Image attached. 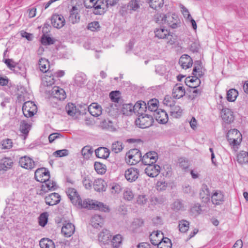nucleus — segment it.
Masks as SVG:
<instances>
[{
    "label": "nucleus",
    "mask_w": 248,
    "mask_h": 248,
    "mask_svg": "<svg viewBox=\"0 0 248 248\" xmlns=\"http://www.w3.org/2000/svg\"><path fill=\"white\" fill-rule=\"evenodd\" d=\"M66 193L72 203L78 208L93 209L104 212H108L109 211L108 206L102 202L87 200L82 201L75 188H69L66 191Z\"/></svg>",
    "instance_id": "obj_1"
},
{
    "label": "nucleus",
    "mask_w": 248,
    "mask_h": 248,
    "mask_svg": "<svg viewBox=\"0 0 248 248\" xmlns=\"http://www.w3.org/2000/svg\"><path fill=\"white\" fill-rule=\"evenodd\" d=\"M192 74L194 77H192V78L190 77L186 78L185 82L189 87L195 89L201 83L199 78H201L203 75L201 70V62L200 61L195 62Z\"/></svg>",
    "instance_id": "obj_2"
},
{
    "label": "nucleus",
    "mask_w": 248,
    "mask_h": 248,
    "mask_svg": "<svg viewBox=\"0 0 248 248\" xmlns=\"http://www.w3.org/2000/svg\"><path fill=\"white\" fill-rule=\"evenodd\" d=\"M155 37L159 39H165L168 45H172L175 40L170 31L164 27L156 28L154 30Z\"/></svg>",
    "instance_id": "obj_3"
},
{
    "label": "nucleus",
    "mask_w": 248,
    "mask_h": 248,
    "mask_svg": "<svg viewBox=\"0 0 248 248\" xmlns=\"http://www.w3.org/2000/svg\"><path fill=\"white\" fill-rule=\"evenodd\" d=\"M227 138L230 145L233 147L239 145L242 139L241 133L236 129L229 130L227 134Z\"/></svg>",
    "instance_id": "obj_4"
},
{
    "label": "nucleus",
    "mask_w": 248,
    "mask_h": 248,
    "mask_svg": "<svg viewBox=\"0 0 248 248\" xmlns=\"http://www.w3.org/2000/svg\"><path fill=\"white\" fill-rule=\"evenodd\" d=\"M141 154L136 148L130 150L126 154L125 160L127 164L134 165L141 161Z\"/></svg>",
    "instance_id": "obj_5"
},
{
    "label": "nucleus",
    "mask_w": 248,
    "mask_h": 248,
    "mask_svg": "<svg viewBox=\"0 0 248 248\" xmlns=\"http://www.w3.org/2000/svg\"><path fill=\"white\" fill-rule=\"evenodd\" d=\"M153 122V117L148 114L140 115L135 121L136 124L141 128L150 127L152 125Z\"/></svg>",
    "instance_id": "obj_6"
},
{
    "label": "nucleus",
    "mask_w": 248,
    "mask_h": 248,
    "mask_svg": "<svg viewBox=\"0 0 248 248\" xmlns=\"http://www.w3.org/2000/svg\"><path fill=\"white\" fill-rule=\"evenodd\" d=\"M36 105L32 101L25 102L22 106V111L24 115L27 118L31 117L37 112Z\"/></svg>",
    "instance_id": "obj_7"
},
{
    "label": "nucleus",
    "mask_w": 248,
    "mask_h": 248,
    "mask_svg": "<svg viewBox=\"0 0 248 248\" xmlns=\"http://www.w3.org/2000/svg\"><path fill=\"white\" fill-rule=\"evenodd\" d=\"M180 23L178 16L175 14L168 13L165 15V23L172 29L178 27Z\"/></svg>",
    "instance_id": "obj_8"
},
{
    "label": "nucleus",
    "mask_w": 248,
    "mask_h": 248,
    "mask_svg": "<svg viewBox=\"0 0 248 248\" xmlns=\"http://www.w3.org/2000/svg\"><path fill=\"white\" fill-rule=\"evenodd\" d=\"M34 177L36 181L44 183L49 179V171L45 168L38 169L35 172Z\"/></svg>",
    "instance_id": "obj_9"
},
{
    "label": "nucleus",
    "mask_w": 248,
    "mask_h": 248,
    "mask_svg": "<svg viewBox=\"0 0 248 248\" xmlns=\"http://www.w3.org/2000/svg\"><path fill=\"white\" fill-rule=\"evenodd\" d=\"M139 175V170L134 167H131L125 170L124 176L125 179L129 182L135 181Z\"/></svg>",
    "instance_id": "obj_10"
},
{
    "label": "nucleus",
    "mask_w": 248,
    "mask_h": 248,
    "mask_svg": "<svg viewBox=\"0 0 248 248\" xmlns=\"http://www.w3.org/2000/svg\"><path fill=\"white\" fill-rule=\"evenodd\" d=\"M79 4H76L73 6L71 9L70 10V16L68 18V20L72 24H75L79 22L80 19V16L79 12Z\"/></svg>",
    "instance_id": "obj_11"
},
{
    "label": "nucleus",
    "mask_w": 248,
    "mask_h": 248,
    "mask_svg": "<svg viewBox=\"0 0 248 248\" xmlns=\"http://www.w3.org/2000/svg\"><path fill=\"white\" fill-rule=\"evenodd\" d=\"M94 5H95L93 7V12L95 15H102L104 14L108 8L105 0H97Z\"/></svg>",
    "instance_id": "obj_12"
},
{
    "label": "nucleus",
    "mask_w": 248,
    "mask_h": 248,
    "mask_svg": "<svg viewBox=\"0 0 248 248\" xmlns=\"http://www.w3.org/2000/svg\"><path fill=\"white\" fill-rule=\"evenodd\" d=\"M62 89L59 86H55L51 90V95L52 101L58 106H61L62 103L61 97V91Z\"/></svg>",
    "instance_id": "obj_13"
},
{
    "label": "nucleus",
    "mask_w": 248,
    "mask_h": 248,
    "mask_svg": "<svg viewBox=\"0 0 248 248\" xmlns=\"http://www.w3.org/2000/svg\"><path fill=\"white\" fill-rule=\"evenodd\" d=\"M19 163L21 167L26 169L31 170L35 167V162L33 159L27 156L21 157Z\"/></svg>",
    "instance_id": "obj_14"
},
{
    "label": "nucleus",
    "mask_w": 248,
    "mask_h": 248,
    "mask_svg": "<svg viewBox=\"0 0 248 248\" xmlns=\"http://www.w3.org/2000/svg\"><path fill=\"white\" fill-rule=\"evenodd\" d=\"M42 183L40 194H43L49 190H55L57 188L56 183L49 179Z\"/></svg>",
    "instance_id": "obj_15"
},
{
    "label": "nucleus",
    "mask_w": 248,
    "mask_h": 248,
    "mask_svg": "<svg viewBox=\"0 0 248 248\" xmlns=\"http://www.w3.org/2000/svg\"><path fill=\"white\" fill-rule=\"evenodd\" d=\"M155 120L160 124H166L168 121V115L166 111L159 109L154 114Z\"/></svg>",
    "instance_id": "obj_16"
},
{
    "label": "nucleus",
    "mask_w": 248,
    "mask_h": 248,
    "mask_svg": "<svg viewBox=\"0 0 248 248\" xmlns=\"http://www.w3.org/2000/svg\"><path fill=\"white\" fill-rule=\"evenodd\" d=\"M160 170V167L158 165L152 164L149 165L145 169V173L149 176L154 177L157 176Z\"/></svg>",
    "instance_id": "obj_17"
},
{
    "label": "nucleus",
    "mask_w": 248,
    "mask_h": 248,
    "mask_svg": "<svg viewBox=\"0 0 248 248\" xmlns=\"http://www.w3.org/2000/svg\"><path fill=\"white\" fill-rule=\"evenodd\" d=\"M61 201V196L57 193H52L49 194L45 198V202L46 204L54 205L58 203Z\"/></svg>",
    "instance_id": "obj_18"
},
{
    "label": "nucleus",
    "mask_w": 248,
    "mask_h": 248,
    "mask_svg": "<svg viewBox=\"0 0 248 248\" xmlns=\"http://www.w3.org/2000/svg\"><path fill=\"white\" fill-rule=\"evenodd\" d=\"M221 118L223 121L227 124H230L234 120L232 111L228 108H224L222 109Z\"/></svg>",
    "instance_id": "obj_19"
},
{
    "label": "nucleus",
    "mask_w": 248,
    "mask_h": 248,
    "mask_svg": "<svg viewBox=\"0 0 248 248\" xmlns=\"http://www.w3.org/2000/svg\"><path fill=\"white\" fill-rule=\"evenodd\" d=\"M90 113L94 117H97L102 114L101 107L96 103H92L88 108Z\"/></svg>",
    "instance_id": "obj_20"
},
{
    "label": "nucleus",
    "mask_w": 248,
    "mask_h": 248,
    "mask_svg": "<svg viewBox=\"0 0 248 248\" xmlns=\"http://www.w3.org/2000/svg\"><path fill=\"white\" fill-rule=\"evenodd\" d=\"M192 60L188 55H183L180 58L179 63L182 68L186 69L192 65Z\"/></svg>",
    "instance_id": "obj_21"
},
{
    "label": "nucleus",
    "mask_w": 248,
    "mask_h": 248,
    "mask_svg": "<svg viewBox=\"0 0 248 248\" xmlns=\"http://www.w3.org/2000/svg\"><path fill=\"white\" fill-rule=\"evenodd\" d=\"M75 230V226L71 223H63V234L65 237H69L73 235Z\"/></svg>",
    "instance_id": "obj_22"
},
{
    "label": "nucleus",
    "mask_w": 248,
    "mask_h": 248,
    "mask_svg": "<svg viewBox=\"0 0 248 248\" xmlns=\"http://www.w3.org/2000/svg\"><path fill=\"white\" fill-rule=\"evenodd\" d=\"M185 89L183 86L180 84H176L172 90V96L175 99H179L183 97L185 94Z\"/></svg>",
    "instance_id": "obj_23"
},
{
    "label": "nucleus",
    "mask_w": 248,
    "mask_h": 248,
    "mask_svg": "<svg viewBox=\"0 0 248 248\" xmlns=\"http://www.w3.org/2000/svg\"><path fill=\"white\" fill-rule=\"evenodd\" d=\"M134 112L137 113L138 115L143 114L147 109V105L145 102L142 101H138L134 106Z\"/></svg>",
    "instance_id": "obj_24"
},
{
    "label": "nucleus",
    "mask_w": 248,
    "mask_h": 248,
    "mask_svg": "<svg viewBox=\"0 0 248 248\" xmlns=\"http://www.w3.org/2000/svg\"><path fill=\"white\" fill-rule=\"evenodd\" d=\"M163 233L160 232H153L150 235V240L151 243L155 246L157 245L163 239Z\"/></svg>",
    "instance_id": "obj_25"
},
{
    "label": "nucleus",
    "mask_w": 248,
    "mask_h": 248,
    "mask_svg": "<svg viewBox=\"0 0 248 248\" xmlns=\"http://www.w3.org/2000/svg\"><path fill=\"white\" fill-rule=\"evenodd\" d=\"M42 80L43 84L46 86L52 85L55 82L54 77L50 71L45 73L42 77Z\"/></svg>",
    "instance_id": "obj_26"
},
{
    "label": "nucleus",
    "mask_w": 248,
    "mask_h": 248,
    "mask_svg": "<svg viewBox=\"0 0 248 248\" xmlns=\"http://www.w3.org/2000/svg\"><path fill=\"white\" fill-rule=\"evenodd\" d=\"M106 186V183L102 179L95 180L93 184L94 190L97 192L105 191Z\"/></svg>",
    "instance_id": "obj_27"
},
{
    "label": "nucleus",
    "mask_w": 248,
    "mask_h": 248,
    "mask_svg": "<svg viewBox=\"0 0 248 248\" xmlns=\"http://www.w3.org/2000/svg\"><path fill=\"white\" fill-rule=\"evenodd\" d=\"M109 150L106 147H101L95 150L96 156L98 158H107L109 155Z\"/></svg>",
    "instance_id": "obj_28"
},
{
    "label": "nucleus",
    "mask_w": 248,
    "mask_h": 248,
    "mask_svg": "<svg viewBox=\"0 0 248 248\" xmlns=\"http://www.w3.org/2000/svg\"><path fill=\"white\" fill-rule=\"evenodd\" d=\"M91 224L93 227L98 228L104 224V218L98 215H94L91 219Z\"/></svg>",
    "instance_id": "obj_29"
},
{
    "label": "nucleus",
    "mask_w": 248,
    "mask_h": 248,
    "mask_svg": "<svg viewBox=\"0 0 248 248\" xmlns=\"http://www.w3.org/2000/svg\"><path fill=\"white\" fill-rule=\"evenodd\" d=\"M224 196L219 191L215 192L211 196L212 202L214 204H220L223 201Z\"/></svg>",
    "instance_id": "obj_30"
},
{
    "label": "nucleus",
    "mask_w": 248,
    "mask_h": 248,
    "mask_svg": "<svg viewBox=\"0 0 248 248\" xmlns=\"http://www.w3.org/2000/svg\"><path fill=\"white\" fill-rule=\"evenodd\" d=\"M51 24L56 28L61 29L62 28V18L61 15L53 14L51 18Z\"/></svg>",
    "instance_id": "obj_31"
},
{
    "label": "nucleus",
    "mask_w": 248,
    "mask_h": 248,
    "mask_svg": "<svg viewBox=\"0 0 248 248\" xmlns=\"http://www.w3.org/2000/svg\"><path fill=\"white\" fill-rule=\"evenodd\" d=\"M200 197L202 202H207L210 200V192L206 185H203L200 193Z\"/></svg>",
    "instance_id": "obj_32"
},
{
    "label": "nucleus",
    "mask_w": 248,
    "mask_h": 248,
    "mask_svg": "<svg viewBox=\"0 0 248 248\" xmlns=\"http://www.w3.org/2000/svg\"><path fill=\"white\" fill-rule=\"evenodd\" d=\"M111 239L109 232L106 229H103L98 234V240L104 243H108Z\"/></svg>",
    "instance_id": "obj_33"
},
{
    "label": "nucleus",
    "mask_w": 248,
    "mask_h": 248,
    "mask_svg": "<svg viewBox=\"0 0 248 248\" xmlns=\"http://www.w3.org/2000/svg\"><path fill=\"white\" fill-rule=\"evenodd\" d=\"M38 66L40 70L44 73H46L48 72V68L49 67V62L45 58H41L38 61Z\"/></svg>",
    "instance_id": "obj_34"
},
{
    "label": "nucleus",
    "mask_w": 248,
    "mask_h": 248,
    "mask_svg": "<svg viewBox=\"0 0 248 248\" xmlns=\"http://www.w3.org/2000/svg\"><path fill=\"white\" fill-rule=\"evenodd\" d=\"M183 110L178 105H172L170 108V116L174 118L180 117L182 113Z\"/></svg>",
    "instance_id": "obj_35"
},
{
    "label": "nucleus",
    "mask_w": 248,
    "mask_h": 248,
    "mask_svg": "<svg viewBox=\"0 0 248 248\" xmlns=\"http://www.w3.org/2000/svg\"><path fill=\"white\" fill-rule=\"evenodd\" d=\"M41 248H55V244L51 239L43 238L39 242Z\"/></svg>",
    "instance_id": "obj_36"
},
{
    "label": "nucleus",
    "mask_w": 248,
    "mask_h": 248,
    "mask_svg": "<svg viewBox=\"0 0 248 248\" xmlns=\"http://www.w3.org/2000/svg\"><path fill=\"white\" fill-rule=\"evenodd\" d=\"M237 161L241 165L248 163V152L243 151L240 152L237 156Z\"/></svg>",
    "instance_id": "obj_37"
},
{
    "label": "nucleus",
    "mask_w": 248,
    "mask_h": 248,
    "mask_svg": "<svg viewBox=\"0 0 248 248\" xmlns=\"http://www.w3.org/2000/svg\"><path fill=\"white\" fill-rule=\"evenodd\" d=\"M118 107L116 103H108L106 105V110L109 115H113L117 112Z\"/></svg>",
    "instance_id": "obj_38"
},
{
    "label": "nucleus",
    "mask_w": 248,
    "mask_h": 248,
    "mask_svg": "<svg viewBox=\"0 0 248 248\" xmlns=\"http://www.w3.org/2000/svg\"><path fill=\"white\" fill-rule=\"evenodd\" d=\"M12 164V160L10 158L4 157L0 161V168L4 170H6L7 169L10 168Z\"/></svg>",
    "instance_id": "obj_39"
},
{
    "label": "nucleus",
    "mask_w": 248,
    "mask_h": 248,
    "mask_svg": "<svg viewBox=\"0 0 248 248\" xmlns=\"http://www.w3.org/2000/svg\"><path fill=\"white\" fill-rule=\"evenodd\" d=\"M140 0H131L128 3V9L130 11H136L140 7Z\"/></svg>",
    "instance_id": "obj_40"
},
{
    "label": "nucleus",
    "mask_w": 248,
    "mask_h": 248,
    "mask_svg": "<svg viewBox=\"0 0 248 248\" xmlns=\"http://www.w3.org/2000/svg\"><path fill=\"white\" fill-rule=\"evenodd\" d=\"M158 101L157 99H151L148 102L147 108L150 111L156 112L158 109Z\"/></svg>",
    "instance_id": "obj_41"
},
{
    "label": "nucleus",
    "mask_w": 248,
    "mask_h": 248,
    "mask_svg": "<svg viewBox=\"0 0 248 248\" xmlns=\"http://www.w3.org/2000/svg\"><path fill=\"white\" fill-rule=\"evenodd\" d=\"M124 146L122 142L120 141H116L112 143L111 145V150L115 153H120L124 149Z\"/></svg>",
    "instance_id": "obj_42"
},
{
    "label": "nucleus",
    "mask_w": 248,
    "mask_h": 248,
    "mask_svg": "<svg viewBox=\"0 0 248 248\" xmlns=\"http://www.w3.org/2000/svg\"><path fill=\"white\" fill-rule=\"evenodd\" d=\"M143 220L141 219H135L132 222L130 228L133 232H136L137 229L141 227L143 225Z\"/></svg>",
    "instance_id": "obj_43"
},
{
    "label": "nucleus",
    "mask_w": 248,
    "mask_h": 248,
    "mask_svg": "<svg viewBox=\"0 0 248 248\" xmlns=\"http://www.w3.org/2000/svg\"><path fill=\"white\" fill-rule=\"evenodd\" d=\"M48 213L46 212L41 213L38 217V223L41 227H45L48 222Z\"/></svg>",
    "instance_id": "obj_44"
},
{
    "label": "nucleus",
    "mask_w": 248,
    "mask_h": 248,
    "mask_svg": "<svg viewBox=\"0 0 248 248\" xmlns=\"http://www.w3.org/2000/svg\"><path fill=\"white\" fill-rule=\"evenodd\" d=\"M238 95V93L236 90L230 89L227 93V99L230 102H233L236 100Z\"/></svg>",
    "instance_id": "obj_45"
},
{
    "label": "nucleus",
    "mask_w": 248,
    "mask_h": 248,
    "mask_svg": "<svg viewBox=\"0 0 248 248\" xmlns=\"http://www.w3.org/2000/svg\"><path fill=\"white\" fill-rule=\"evenodd\" d=\"M148 3L151 8L155 10H157L163 6L164 0H150Z\"/></svg>",
    "instance_id": "obj_46"
},
{
    "label": "nucleus",
    "mask_w": 248,
    "mask_h": 248,
    "mask_svg": "<svg viewBox=\"0 0 248 248\" xmlns=\"http://www.w3.org/2000/svg\"><path fill=\"white\" fill-rule=\"evenodd\" d=\"M31 128V125L25 121H23L20 124V131L24 135V139H25L28 135L29 131Z\"/></svg>",
    "instance_id": "obj_47"
},
{
    "label": "nucleus",
    "mask_w": 248,
    "mask_h": 248,
    "mask_svg": "<svg viewBox=\"0 0 248 248\" xmlns=\"http://www.w3.org/2000/svg\"><path fill=\"white\" fill-rule=\"evenodd\" d=\"M75 83L77 86H81L85 81V75L82 73H78L74 78Z\"/></svg>",
    "instance_id": "obj_48"
},
{
    "label": "nucleus",
    "mask_w": 248,
    "mask_h": 248,
    "mask_svg": "<svg viewBox=\"0 0 248 248\" xmlns=\"http://www.w3.org/2000/svg\"><path fill=\"white\" fill-rule=\"evenodd\" d=\"M101 126L104 129H107L110 131H114L115 128L113 123L109 120H105L100 123Z\"/></svg>",
    "instance_id": "obj_49"
},
{
    "label": "nucleus",
    "mask_w": 248,
    "mask_h": 248,
    "mask_svg": "<svg viewBox=\"0 0 248 248\" xmlns=\"http://www.w3.org/2000/svg\"><path fill=\"white\" fill-rule=\"evenodd\" d=\"M171 243L168 238H164L161 242L158 244L157 248H171Z\"/></svg>",
    "instance_id": "obj_50"
},
{
    "label": "nucleus",
    "mask_w": 248,
    "mask_h": 248,
    "mask_svg": "<svg viewBox=\"0 0 248 248\" xmlns=\"http://www.w3.org/2000/svg\"><path fill=\"white\" fill-rule=\"evenodd\" d=\"M94 167L96 171L99 174H102L106 172V166L100 162H95L94 164Z\"/></svg>",
    "instance_id": "obj_51"
},
{
    "label": "nucleus",
    "mask_w": 248,
    "mask_h": 248,
    "mask_svg": "<svg viewBox=\"0 0 248 248\" xmlns=\"http://www.w3.org/2000/svg\"><path fill=\"white\" fill-rule=\"evenodd\" d=\"M178 227L181 232H186L189 229V223L186 220H181L179 222Z\"/></svg>",
    "instance_id": "obj_52"
},
{
    "label": "nucleus",
    "mask_w": 248,
    "mask_h": 248,
    "mask_svg": "<svg viewBox=\"0 0 248 248\" xmlns=\"http://www.w3.org/2000/svg\"><path fill=\"white\" fill-rule=\"evenodd\" d=\"M122 112L124 115H130L134 112L133 106L131 104H126L123 105Z\"/></svg>",
    "instance_id": "obj_53"
},
{
    "label": "nucleus",
    "mask_w": 248,
    "mask_h": 248,
    "mask_svg": "<svg viewBox=\"0 0 248 248\" xmlns=\"http://www.w3.org/2000/svg\"><path fill=\"white\" fill-rule=\"evenodd\" d=\"M4 62L6 64L7 67L11 70H15V68H19V65L14 62L13 60L7 59L4 60Z\"/></svg>",
    "instance_id": "obj_54"
},
{
    "label": "nucleus",
    "mask_w": 248,
    "mask_h": 248,
    "mask_svg": "<svg viewBox=\"0 0 248 248\" xmlns=\"http://www.w3.org/2000/svg\"><path fill=\"white\" fill-rule=\"evenodd\" d=\"M122 236L120 234H117L115 235L112 240V245L114 248H118L119 247L122 242Z\"/></svg>",
    "instance_id": "obj_55"
},
{
    "label": "nucleus",
    "mask_w": 248,
    "mask_h": 248,
    "mask_svg": "<svg viewBox=\"0 0 248 248\" xmlns=\"http://www.w3.org/2000/svg\"><path fill=\"white\" fill-rule=\"evenodd\" d=\"M65 110L69 115L72 116H74L77 112L76 106L72 103H69L66 105Z\"/></svg>",
    "instance_id": "obj_56"
},
{
    "label": "nucleus",
    "mask_w": 248,
    "mask_h": 248,
    "mask_svg": "<svg viewBox=\"0 0 248 248\" xmlns=\"http://www.w3.org/2000/svg\"><path fill=\"white\" fill-rule=\"evenodd\" d=\"M184 208V204L182 201L177 200L171 205V209L175 211L182 210Z\"/></svg>",
    "instance_id": "obj_57"
},
{
    "label": "nucleus",
    "mask_w": 248,
    "mask_h": 248,
    "mask_svg": "<svg viewBox=\"0 0 248 248\" xmlns=\"http://www.w3.org/2000/svg\"><path fill=\"white\" fill-rule=\"evenodd\" d=\"M120 93L119 91H112L109 94V97L112 102L118 104L120 101Z\"/></svg>",
    "instance_id": "obj_58"
},
{
    "label": "nucleus",
    "mask_w": 248,
    "mask_h": 248,
    "mask_svg": "<svg viewBox=\"0 0 248 248\" xmlns=\"http://www.w3.org/2000/svg\"><path fill=\"white\" fill-rule=\"evenodd\" d=\"M2 148L3 149H10L13 146V142L11 139H6L1 141Z\"/></svg>",
    "instance_id": "obj_59"
},
{
    "label": "nucleus",
    "mask_w": 248,
    "mask_h": 248,
    "mask_svg": "<svg viewBox=\"0 0 248 248\" xmlns=\"http://www.w3.org/2000/svg\"><path fill=\"white\" fill-rule=\"evenodd\" d=\"M155 20L156 23L164 24L165 23V15L156 14L155 16Z\"/></svg>",
    "instance_id": "obj_60"
},
{
    "label": "nucleus",
    "mask_w": 248,
    "mask_h": 248,
    "mask_svg": "<svg viewBox=\"0 0 248 248\" xmlns=\"http://www.w3.org/2000/svg\"><path fill=\"white\" fill-rule=\"evenodd\" d=\"M202 209L201 206L199 203L195 204L192 206L190 209L191 214L194 216H197L199 215L201 212Z\"/></svg>",
    "instance_id": "obj_61"
},
{
    "label": "nucleus",
    "mask_w": 248,
    "mask_h": 248,
    "mask_svg": "<svg viewBox=\"0 0 248 248\" xmlns=\"http://www.w3.org/2000/svg\"><path fill=\"white\" fill-rule=\"evenodd\" d=\"M150 160H151L152 163H155L157 159V154L155 152H149L144 155Z\"/></svg>",
    "instance_id": "obj_62"
},
{
    "label": "nucleus",
    "mask_w": 248,
    "mask_h": 248,
    "mask_svg": "<svg viewBox=\"0 0 248 248\" xmlns=\"http://www.w3.org/2000/svg\"><path fill=\"white\" fill-rule=\"evenodd\" d=\"M81 154L83 157L85 159H88L91 155L92 152L91 148L89 146H85L81 150Z\"/></svg>",
    "instance_id": "obj_63"
},
{
    "label": "nucleus",
    "mask_w": 248,
    "mask_h": 248,
    "mask_svg": "<svg viewBox=\"0 0 248 248\" xmlns=\"http://www.w3.org/2000/svg\"><path fill=\"white\" fill-rule=\"evenodd\" d=\"M124 198L127 201H131L134 198V194L129 188H126L124 192Z\"/></svg>",
    "instance_id": "obj_64"
}]
</instances>
